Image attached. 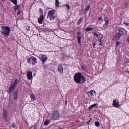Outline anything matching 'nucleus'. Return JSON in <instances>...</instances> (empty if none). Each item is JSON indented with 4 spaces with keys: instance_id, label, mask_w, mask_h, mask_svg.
Wrapping results in <instances>:
<instances>
[{
    "instance_id": "nucleus-1",
    "label": "nucleus",
    "mask_w": 129,
    "mask_h": 129,
    "mask_svg": "<svg viewBox=\"0 0 129 129\" xmlns=\"http://www.w3.org/2000/svg\"><path fill=\"white\" fill-rule=\"evenodd\" d=\"M74 81L76 82V83L78 84H83L86 82L87 79L85 76H83L81 73H77L74 76Z\"/></svg>"
},
{
    "instance_id": "nucleus-2",
    "label": "nucleus",
    "mask_w": 129,
    "mask_h": 129,
    "mask_svg": "<svg viewBox=\"0 0 129 129\" xmlns=\"http://www.w3.org/2000/svg\"><path fill=\"white\" fill-rule=\"evenodd\" d=\"M1 34L5 37H9L11 33V28L9 26H1Z\"/></svg>"
},
{
    "instance_id": "nucleus-3",
    "label": "nucleus",
    "mask_w": 129,
    "mask_h": 129,
    "mask_svg": "<svg viewBox=\"0 0 129 129\" xmlns=\"http://www.w3.org/2000/svg\"><path fill=\"white\" fill-rule=\"evenodd\" d=\"M55 12H56L55 10H50L48 12L47 14V19H49L50 21H52L56 18V16H55Z\"/></svg>"
},
{
    "instance_id": "nucleus-4",
    "label": "nucleus",
    "mask_w": 129,
    "mask_h": 129,
    "mask_svg": "<svg viewBox=\"0 0 129 129\" xmlns=\"http://www.w3.org/2000/svg\"><path fill=\"white\" fill-rule=\"evenodd\" d=\"M18 83H19V80L16 79L14 83L10 86L9 89V93H12L13 90H15V88L17 85H18Z\"/></svg>"
},
{
    "instance_id": "nucleus-5",
    "label": "nucleus",
    "mask_w": 129,
    "mask_h": 129,
    "mask_svg": "<svg viewBox=\"0 0 129 129\" xmlns=\"http://www.w3.org/2000/svg\"><path fill=\"white\" fill-rule=\"evenodd\" d=\"M27 62L29 64H32V65H36L38 62L37 61V58L35 56H31L27 59Z\"/></svg>"
},
{
    "instance_id": "nucleus-6",
    "label": "nucleus",
    "mask_w": 129,
    "mask_h": 129,
    "mask_svg": "<svg viewBox=\"0 0 129 129\" xmlns=\"http://www.w3.org/2000/svg\"><path fill=\"white\" fill-rule=\"evenodd\" d=\"M60 116V113L58 111H54L53 112L52 114L51 115V118L53 120H56L59 118Z\"/></svg>"
},
{
    "instance_id": "nucleus-7",
    "label": "nucleus",
    "mask_w": 129,
    "mask_h": 129,
    "mask_svg": "<svg viewBox=\"0 0 129 129\" xmlns=\"http://www.w3.org/2000/svg\"><path fill=\"white\" fill-rule=\"evenodd\" d=\"M39 58L42 61L43 64L47 62V60H48V57L44 54L39 55Z\"/></svg>"
},
{
    "instance_id": "nucleus-8",
    "label": "nucleus",
    "mask_w": 129,
    "mask_h": 129,
    "mask_svg": "<svg viewBox=\"0 0 129 129\" xmlns=\"http://www.w3.org/2000/svg\"><path fill=\"white\" fill-rule=\"evenodd\" d=\"M119 33H118L115 36L116 40H119L120 37H122L123 36V32L120 29L118 30Z\"/></svg>"
},
{
    "instance_id": "nucleus-9",
    "label": "nucleus",
    "mask_w": 129,
    "mask_h": 129,
    "mask_svg": "<svg viewBox=\"0 0 129 129\" xmlns=\"http://www.w3.org/2000/svg\"><path fill=\"white\" fill-rule=\"evenodd\" d=\"M112 105L115 107H119V106H120V105H119V101L117 99L113 100Z\"/></svg>"
},
{
    "instance_id": "nucleus-10",
    "label": "nucleus",
    "mask_w": 129,
    "mask_h": 129,
    "mask_svg": "<svg viewBox=\"0 0 129 129\" xmlns=\"http://www.w3.org/2000/svg\"><path fill=\"white\" fill-rule=\"evenodd\" d=\"M27 78L29 80H32L33 78V72L30 71L27 72Z\"/></svg>"
},
{
    "instance_id": "nucleus-11",
    "label": "nucleus",
    "mask_w": 129,
    "mask_h": 129,
    "mask_svg": "<svg viewBox=\"0 0 129 129\" xmlns=\"http://www.w3.org/2000/svg\"><path fill=\"white\" fill-rule=\"evenodd\" d=\"M44 21V16L40 15V17L38 19V22L39 24H43V22Z\"/></svg>"
},
{
    "instance_id": "nucleus-12",
    "label": "nucleus",
    "mask_w": 129,
    "mask_h": 129,
    "mask_svg": "<svg viewBox=\"0 0 129 129\" xmlns=\"http://www.w3.org/2000/svg\"><path fill=\"white\" fill-rule=\"evenodd\" d=\"M95 93V91L91 90L90 92H88L87 94L89 97H90L91 96H93Z\"/></svg>"
},
{
    "instance_id": "nucleus-13",
    "label": "nucleus",
    "mask_w": 129,
    "mask_h": 129,
    "mask_svg": "<svg viewBox=\"0 0 129 129\" xmlns=\"http://www.w3.org/2000/svg\"><path fill=\"white\" fill-rule=\"evenodd\" d=\"M57 70H58V72H59V73H61V74H63V65L60 64L58 67Z\"/></svg>"
},
{
    "instance_id": "nucleus-14",
    "label": "nucleus",
    "mask_w": 129,
    "mask_h": 129,
    "mask_svg": "<svg viewBox=\"0 0 129 129\" xmlns=\"http://www.w3.org/2000/svg\"><path fill=\"white\" fill-rule=\"evenodd\" d=\"M97 106H98V104L97 103H95L92 105H91L89 107V109H90V110H91V109H93V108H95V107H96V108H97Z\"/></svg>"
},
{
    "instance_id": "nucleus-15",
    "label": "nucleus",
    "mask_w": 129,
    "mask_h": 129,
    "mask_svg": "<svg viewBox=\"0 0 129 129\" xmlns=\"http://www.w3.org/2000/svg\"><path fill=\"white\" fill-rule=\"evenodd\" d=\"M98 37H99V38L98 41H99V42H100V45L101 46H102V41L101 40V39H102V38H103V35L100 34L99 35Z\"/></svg>"
},
{
    "instance_id": "nucleus-16",
    "label": "nucleus",
    "mask_w": 129,
    "mask_h": 129,
    "mask_svg": "<svg viewBox=\"0 0 129 129\" xmlns=\"http://www.w3.org/2000/svg\"><path fill=\"white\" fill-rule=\"evenodd\" d=\"M18 92H15L13 93L14 99H15V100L18 99Z\"/></svg>"
},
{
    "instance_id": "nucleus-17",
    "label": "nucleus",
    "mask_w": 129,
    "mask_h": 129,
    "mask_svg": "<svg viewBox=\"0 0 129 129\" xmlns=\"http://www.w3.org/2000/svg\"><path fill=\"white\" fill-rule=\"evenodd\" d=\"M3 116L6 118V121L8 120V114H7V111H6V110H4V111Z\"/></svg>"
},
{
    "instance_id": "nucleus-18",
    "label": "nucleus",
    "mask_w": 129,
    "mask_h": 129,
    "mask_svg": "<svg viewBox=\"0 0 129 129\" xmlns=\"http://www.w3.org/2000/svg\"><path fill=\"white\" fill-rule=\"evenodd\" d=\"M104 21L106 24L105 26L106 27V26H107V25H108V23H109V21H108V18H107V17H105Z\"/></svg>"
},
{
    "instance_id": "nucleus-19",
    "label": "nucleus",
    "mask_w": 129,
    "mask_h": 129,
    "mask_svg": "<svg viewBox=\"0 0 129 129\" xmlns=\"http://www.w3.org/2000/svg\"><path fill=\"white\" fill-rule=\"evenodd\" d=\"M83 21V18L81 17L78 21V25H80Z\"/></svg>"
},
{
    "instance_id": "nucleus-20",
    "label": "nucleus",
    "mask_w": 129,
    "mask_h": 129,
    "mask_svg": "<svg viewBox=\"0 0 129 129\" xmlns=\"http://www.w3.org/2000/svg\"><path fill=\"white\" fill-rule=\"evenodd\" d=\"M30 98L32 99V100H36V97L34 94H31L30 95Z\"/></svg>"
},
{
    "instance_id": "nucleus-21",
    "label": "nucleus",
    "mask_w": 129,
    "mask_h": 129,
    "mask_svg": "<svg viewBox=\"0 0 129 129\" xmlns=\"http://www.w3.org/2000/svg\"><path fill=\"white\" fill-rule=\"evenodd\" d=\"M90 9V6H89V5L87 6L86 8L85 9V12H88V11H89Z\"/></svg>"
},
{
    "instance_id": "nucleus-22",
    "label": "nucleus",
    "mask_w": 129,
    "mask_h": 129,
    "mask_svg": "<svg viewBox=\"0 0 129 129\" xmlns=\"http://www.w3.org/2000/svg\"><path fill=\"white\" fill-rule=\"evenodd\" d=\"M15 11H18V10H21V6L19 5L16 6L15 8Z\"/></svg>"
},
{
    "instance_id": "nucleus-23",
    "label": "nucleus",
    "mask_w": 129,
    "mask_h": 129,
    "mask_svg": "<svg viewBox=\"0 0 129 129\" xmlns=\"http://www.w3.org/2000/svg\"><path fill=\"white\" fill-rule=\"evenodd\" d=\"M81 38H82V36H78L77 37L78 42V43H79V44H80V43H81Z\"/></svg>"
},
{
    "instance_id": "nucleus-24",
    "label": "nucleus",
    "mask_w": 129,
    "mask_h": 129,
    "mask_svg": "<svg viewBox=\"0 0 129 129\" xmlns=\"http://www.w3.org/2000/svg\"><path fill=\"white\" fill-rule=\"evenodd\" d=\"M93 29L92 28L89 27L86 29V32H90V31H92Z\"/></svg>"
},
{
    "instance_id": "nucleus-25",
    "label": "nucleus",
    "mask_w": 129,
    "mask_h": 129,
    "mask_svg": "<svg viewBox=\"0 0 129 129\" xmlns=\"http://www.w3.org/2000/svg\"><path fill=\"white\" fill-rule=\"evenodd\" d=\"M12 3H13L14 5H17L18 4V1L17 0H11Z\"/></svg>"
},
{
    "instance_id": "nucleus-26",
    "label": "nucleus",
    "mask_w": 129,
    "mask_h": 129,
    "mask_svg": "<svg viewBox=\"0 0 129 129\" xmlns=\"http://www.w3.org/2000/svg\"><path fill=\"white\" fill-rule=\"evenodd\" d=\"M37 125L35 124L33 125V126H32L30 129H37Z\"/></svg>"
},
{
    "instance_id": "nucleus-27",
    "label": "nucleus",
    "mask_w": 129,
    "mask_h": 129,
    "mask_svg": "<svg viewBox=\"0 0 129 129\" xmlns=\"http://www.w3.org/2000/svg\"><path fill=\"white\" fill-rule=\"evenodd\" d=\"M95 125H96V126H97V127L100 126V123H99V122H98V121H96L95 123Z\"/></svg>"
},
{
    "instance_id": "nucleus-28",
    "label": "nucleus",
    "mask_w": 129,
    "mask_h": 129,
    "mask_svg": "<svg viewBox=\"0 0 129 129\" xmlns=\"http://www.w3.org/2000/svg\"><path fill=\"white\" fill-rule=\"evenodd\" d=\"M59 0H55V6L56 7H59Z\"/></svg>"
},
{
    "instance_id": "nucleus-29",
    "label": "nucleus",
    "mask_w": 129,
    "mask_h": 129,
    "mask_svg": "<svg viewBox=\"0 0 129 129\" xmlns=\"http://www.w3.org/2000/svg\"><path fill=\"white\" fill-rule=\"evenodd\" d=\"M81 67L83 70H86L87 69V68L84 65H82Z\"/></svg>"
},
{
    "instance_id": "nucleus-30",
    "label": "nucleus",
    "mask_w": 129,
    "mask_h": 129,
    "mask_svg": "<svg viewBox=\"0 0 129 129\" xmlns=\"http://www.w3.org/2000/svg\"><path fill=\"white\" fill-rule=\"evenodd\" d=\"M65 7H66V8H67L68 11H69V10H70V9H71L70 6L68 4H66L65 5Z\"/></svg>"
},
{
    "instance_id": "nucleus-31",
    "label": "nucleus",
    "mask_w": 129,
    "mask_h": 129,
    "mask_svg": "<svg viewBox=\"0 0 129 129\" xmlns=\"http://www.w3.org/2000/svg\"><path fill=\"white\" fill-rule=\"evenodd\" d=\"M85 10H84L83 9H82L81 10V14H82V15H84V14H85Z\"/></svg>"
},
{
    "instance_id": "nucleus-32",
    "label": "nucleus",
    "mask_w": 129,
    "mask_h": 129,
    "mask_svg": "<svg viewBox=\"0 0 129 129\" xmlns=\"http://www.w3.org/2000/svg\"><path fill=\"white\" fill-rule=\"evenodd\" d=\"M77 37H82L81 32H78L77 33Z\"/></svg>"
},
{
    "instance_id": "nucleus-33",
    "label": "nucleus",
    "mask_w": 129,
    "mask_h": 129,
    "mask_svg": "<svg viewBox=\"0 0 129 129\" xmlns=\"http://www.w3.org/2000/svg\"><path fill=\"white\" fill-rule=\"evenodd\" d=\"M49 122H50V121H49V120H46V121L44 122V125H48V124H49Z\"/></svg>"
},
{
    "instance_id": "nucleus-34",
    "label": "nucleus",
    "mask_w": 129,
    "mask_h": 129,
    "mask_svg": "<svg viewBox=\"0 0 129 129\" xmlns=\"http://www.w3.org/2000/svg\"><path fill=\"white\" fill-rule=\"evenodd\" d=\"M124 7L125 8H127V7H128V3H127V2H125L124 3Z\"/></svg>"
},
{
    "instance_id": "nucleus-35",
    "label": "nucleus",
    "mask_w": 129,
    "mask_h": 129,
    "mask_svg": "<svg viewBox=\"0 0 129 129\" xmlns=\"http://www.w3.org/2000/svg\"><path fill=\"white\" fill-rule=\"evenodd\" d=\"M40 11L41 16H43V14H44L43 12V10H42V9H40Z\"/></svg>"
},
{
    "instance_id": "nucleus-36",
    "label": "nucleus",
    "mask_w": 129,
    "mask_h": 129,
    "mask_svg": "<svg viewBox=\"0 0 129 129\" xmlns=\"http://www.w3.org/2000/svg\"><path fill=\"white\" fill-rule=\"evenodd\" d=\"M21 13H22V12L21 11V10H19L17 13L18 16L21 15Z\"/></svg>"
},
{
    "instance_id": "nucleus-37",
    "label": "nucleus",
    "mask_w": 129,
    "mask_h": 129,
    "mask_svg": "<svg viewBox=\"0 0 129 129\" xmlns=\"http://www.w3.org/2000/svg\"><path fill=\"white\" fill-rule=\"evenodd\" d=\"M94 36H95V37H98V34H97V33H96V32H95L94 33Z\"/></svg>"
},
{
    "instance_id": "nucleus-38",
    "label": "nucleus",
    "mask_w": 129,
    "mask_h": 129,
    "mask_svg": "<svg viewBox=\"0 0 129 129\" xmlns=\"http://www.w3.org/2000/svg\"><path fill=\"white\" fill-rule=\"evenodd\" d=\"M126 42L129 44V36L127 37Z\"/></svg>"
},
{
    "instance_id": "nucleus-39",
    "label": "nucleus",
    "mask_w": 129,
    "mask_h": 129,
    "mask_svg": "<svg viewBox=\"0 0 129 129\" xmlns=\"http://www.w3.org/2000/svg\"><path fill=\"white\" fill-rule=\"evenodd\" d=\"M99 21H101V20H102V17H100L98 19Z\"/></svg>"
},
{
    "instance_id": "nucleus-40",
    "label": "nucleus",
    "mask_w": 129,
    "mask_h": 129,
    "mask_svg": "<svg viewBox=\"0 0 129 129\" xmlns=\"http://www.w3.org/2000/svg\"><path fill=\"white\" fill-rule=\"evenodd\" d=\"M125 25H126V26H129V23H125Z\"/></svg>"
},
{
    "instance_id": "nucleus-41",
    "label": "nucleus",
    "mask_w": 129,
    "mask_h": 129,
    "mask_svg": "<svg viewBox=\"0 0 129 129\" xmlns=\"http://www.w3.org/2000/svg\"><path fill=\"white\" fill-rule=\"evenodd\" d=\"M116 45H119V42L117 41L116 42Z\"/></svg>"
},
{
    "instance_id": "nucleus-42",
    "label": "nucleus",
    "mask_w": 129,
    "mask_h": 129,
    "mask_svg": "<svg viewBox=\"0 0 129 129\" xmlns=\"http://www.w3.org/2000/svg\"><path fill=\"white\" fill-rule=\"evenodd\" d=\"M93 46H95V43H94L93 44Z\"/></svg>"
},
{
    "instance_id": "nucleus-43",
    "label": "nucleus",
    "mask_w": 129,
    "mask_h": 129,
    "mask_svg": "<svg viewBox=\"0 0 129 129\" xmlns=\"http://www.w3.org/2000/svg\"><path fill=\"white\" fill-rule=\"evenodd\" d=\"M66 103L67 104V101H66Z\"/></svg>"
},
{
    "instance_id": "nucleus-44",
    "label": "nucleus",
    "mask_w": 129,
    "mask_h": 129,
    "mask_svg": "<svg viewBox=\"0 0 129 129\" xmlns=\"http://www.w3.org/2000/svg\"><path fill=\"white\" fill-rule=\"evenodd\" d=\"M3 1V2H5V1H6V0H2Z\"/></svg>"
},
{
    "instance_id": "nucleus-45",
    "label": "nucleus",
    "mask_w": 129,
    "mask_h": 129,
    "mask_svg": "<svg viewBox=\"0 0 129 129\" xmlns=\"http://www.w3.org/2000/svg\"><path fill=\"white\" fill-rule=\"evenodd\" d=\"M127 73H129V71H127Z\"/></svg>"
},
{
    "instance_id": "nucleus-46",
    "label": "nucleus",
    "mask_w": 129,
    "mask_h": 129,
    "mask_svg": "<svg viewBox=\"0 0 129 129\" xmlns=\"http://www.w3.org/2000/svg\"><path fill=\"white\" fill-rule=\"evenodd\" d=\"M41 129H45V128H41Z\"/></svg>"
}]
</instances>
